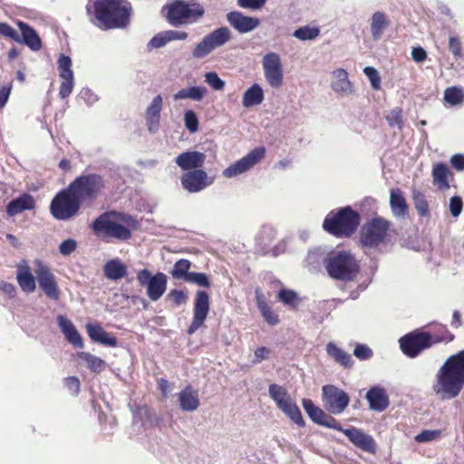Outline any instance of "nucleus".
Masks as SVG:
<instances>
[{
	"instance_id": "35",
	"label": "nucleus",
	"mask_w": 464,
	"mask_h": 464,
	"mask_svg": "<svg viewBox=\"0 0 464 464\" xmlns=\"http://www.w3.org/2000/svg\"><path fill=\"white\" fill-rule=\"evenodd\" d=\"M106 278L110 280H120L127 274V266L118 258L107 261L103 266Z\"/></svg>"
},
{
	"instance_id": "19",
	"label": "nucleus",
	"mask_w": 464,
	"mask_h": 464,
	"mask_svg": "<svg viewBox=\"0 0 464 464\" xmlns=\"http://www.w3.org/2000/svg\"><path fill=\"white\" fill-rule=\"evenodd\" d=\"M214 179L203 169L188 171L181 177L182 187L189 193H197L212 185Z\"/></svg>"
},
{
	"instance_id": "61",
	"label": "nucleus",
	"mask_w": 464,
	"mask_h": 464,
	"mask_svg": "<svg viewBox=\"0 0 464 464\" xmlns=\"http://www.w3.org/2000/svg\"><path fill=\"white\" fill-rule=\"evenodd\" d=\"M266 0H237V5L246 9H260L264 6Z\"/></svg>"
},
{
	"instance_id": "56",
	"label": "nucleus",
	"mask_w": 464,
	"mask_h": 464,
	"mask_svg": "<svg viewBox=\"0 0 464 464\" xmlns=\"http://www.w3.org/2000/svg\"><path fill=\"white\" fill-rule=\"evenodd\" d=\"M78 97L89 106L94 104L98 101L97 95L88 88L82 89Z\"/></svg>"
},
{
	"instance_id": "15",
	"label": "nucleus",
	"mask_w": 464,
	"mask_h": 464,
	"mask_svg": "<svg viewBox=\"0 0 464 464\" xmlns=\"http://www.w3.org/2000/svg\"><path fill=\"white\" fill-rule=\"evenodd\" d=\"M266 154L264 147H256L249 151L246 156L237 160L222 171V175L227 179L237 177L256 166Z\"/></svg>"
},
{
	"instance_id": "11",
	"label": "nucleus",
	"mask_w": 464,
	"mask_h": 464,
	"mask_svg": "<svg viewBox=\"0 0 464 464\" xmlns=\"http://www.w3.org/2000/svg\"><path fill=\"white\" fill-rule=\"evenodd\" d=\"M103 186L101 176L90 174L77 178L69 188L81 202L96 198Z\"/></svg>"
},
{
	"instance_id": "45",
	"label": "nucleus",
	"mask_w": 464,
	"mask_h": 464,
	"mask_svg": "<svg viewBox=\"0 0 464 464\" xmlns=\"http://www.w3.org/2000/svg\"><path fill=\"white\" fill-rule=\"evenodd\" d=\"M62 82L60 86L59 95L62 99L68 97L73 89L74 86V77L73 75L62 76Z\"/></svg>"
},
{
	"instance_id": "51",
	"label": "nucleus",
	"mask_w": 464,
	"mask_h": 464,
	"mask_svg": "<svg viewBox=\"0 0 464 464\" xmlns=\"http://www.w3.org/2000/svg\"><path fill=\"white\" fill-rule=\"evenodd\" d=\"M363 73L368 77L371 82L372 89L379 90L381 88V77L378 71L371 66H367L363 69Z\"/></svg>"
},
{
	"instance_id": "42",
	"label": "nucleus",
	"mask_w": 464,
	"mask_h": 464,
	"mask_svg": "<svg viewBox=\"0 0 464 464\" xmlns=\"http://www.w3.org/2000/svg\"><path fill=\"white\" fill-rule=\"evenodd\" d=\"M191 263L188 259H179L175 264L170 272L173 278L176 279H183L187 281L188 276L191 273L189 272Z\"/></svg>"
},
{
	"instance_id": "25",
	"label": "nucleus",
	"mask_w": 464,
	"mask_h": 464,
	"mask_svg": "<svg viewBox=\"0 0 464 464\" xmlns=\"http://www.w3.org/2000/svg\"><path fill=\"white\" fill-rule=\"evenodd\" d=\"M162 104V97L160 95H157L152 99L146 109L145 120L150 132H155L159 129Z\"/></svg>"
},
{
	"instance_id": "34",
	"label": "nucleus",
	"mask_w": 464,
	"mask_h": 464,
	"mask_svg": "<svg viewBox=\"0 0 464 464\" xmlns=\"http://www.w3.org/2000/svg\"><path fill=\"white\" fill-rule=\"evenodd\" d=\"M264 90L258 83H254L243 93L242 105L244 108L257 106L264 102Z\"/></svg>"
},
{
	"instance_id": "13",
	"label": "nucleus",
	"mask_w": 464,
	"mask_h": 464,
	"mask_svg": "<svg viewBox=\"0 0 464 464\" xmlns=\"http://www.w3.org/2000/svg\"><path fill=\"white\" fill-rule=\"evenodd\" d=\"M265 79L275 89L283 85L284 69L280 55L275 52L266 53L261 61Z\"/></svg>"
},
{
	"instance_id": "21",
	"label": "nucleus",
	"mask_w": 464,
	"mask_h": 464,
	"mask_svg": "<svg viewBox=\"0 0 464 464\" xmlns=\"http://www.w3.org/2000/svg\"><path fill=\"white\" fill-rule=\"evenodd\" d=\"M343 434L355 447L369 453H375L376 443L374 439L371 435L365 433L362 430L351 427L345 429V430H343Z\"/></svg>"
},
{
	"instance_id": "29",
	"label": "nucleus",
	"mask_w": 464,
	"mask_h": 464,
	"mask_svg": "<svg viewBox=\"0 0 464 464\" xmlns=\"http://www.w3.org/2000/svg\"><path fill=\"white\" fill-rule=\"evenodd\" d=\"M366 399L372 411H382L389 405L388 395L385 390L380 386L371 388L366 394Z\"/></svg>"
},
{
	"instance_id": "5",
	"label": "nucleus",
	"mask_w": 464,
	"mask_h": 464,
	"mask_svg": "<svg viewBox=\"0 0 464 464\" xmlns=\"http://www.w3.org/2000/svg\"><path fill=\"white\" fill-rule=\"evenodd\" d=\"M360 223L359 215L350 207L343 208L336 213H329L324 221V228L336 237H349Z\"/></svg>"
},
{
	"instance_id": "30",
	"label": "nucleus",
	"mask_w": 464,
	"mask_h": 464,
	"mask_svg": "<svg viewBox=\"0 0 464 464\" xmlns=\"http://www.w3.org/2000/svg\"><path fill=\"white\" fill-rule=\"evenodd\" d=\"M179 407L184 411H195L199 406L198 392L190 385L178 394Z\"/></svg>"
},
{
	"instance_id": "54",
	"label": "nucleus",
	"mask_w": 464,
	"mask_h": 464,
	"mask_svg": "<svg viewBox=\"0 0 464 464\" xmlns=\"http://www.w3.org/2000/svg\"><path fill=\"white\" fill-rule=\"evenodd\" d=\"M0 34L15 42H21L17 32L6 23H0Z\"/></svg>"
},
{
	"instance_id": "28",
	"label": "nucleus",
	"mask_w": 464,
	"mask_h": 464,
	"mask_svg": "<svg viewBox=\"0 0 464 464\" xmlns=\"http://www.w3.org/2000/svg\"><path fill=\"white\" fill-rule=\"evenodd\" d=\"M35 208V200L33 196L24 193L11 200L6 207V213L10 217L16 216L24 210H32Z\"/></svg>"
},
{
	"instance_id": "47",
	"label": "nucleus",
	"mask_w": 464,
	"mask_h": 464,
	"mask_svg": "<svg viewBox=\"0 0 464 464\" xmlns=\"http://www.w3.org/2000/svg\"><path fill=\"white\" fill-rule=\"evenodd\" d=\"M413 201L419 214L426 216L429 212V206L424 195L420 191H413Z\"/></svg>"
},
{
	"instance_id": "14",
	"label": "nucleus",
	"mask_w": 464,
	"mask_h": 464,
	"mask_svg": "<svg viewBox=\"0 0 464 464\" xmlns=\"http://www.w3.org/2000/svg\"><path fill=\"white\" fill-rule=\"evenodd\" d=\"M34 266L36 279L41 289L50 299L58 300L60 297V290L55 276L50 267L40 259H35Z\"/></svg>"
},
{
	"instance_id": "48",
	"label": "nucleus",
	"mask_w": 464,
	"mask_h": 464,
	"mask_svg": "<svg viewBox=\"0 0 464 464\" xmlns=\"http://www.w3.org/2000/svg\"><path fill=\"white\" fill-rule=\"evenodd\" d=\"M205 82L215 91H221L225 87V82L216 72H206Z\"/></svg>"
},
{
	"instance_id": "57",
	"label": "nucleus",
	"mask_w": 464,
	"mask_h": 464,
	"mask_svg": "<svg viewBox=\"0 0 464 464\" xmlns=\"http://www.w3.org/2000/svg\"><path fill=\"white\" fill-rule=\"evenodd\" d=\"M449 49L455 58H461V43L459 38L450 36L449 39Z\"/></svg>"
},
{
	"instance_id": "23",
	"label": "nucleus",
	"mask_w": 464,
	"mask_h": 464,
	"mask_svg": "<svg viewBox=\"0 0 464 464\" xmlns=\"http://www.w3.org/2000/svg\"><path fill=\"white\" fill-rule=\"evenodd\" d=\"M16 280L23 292L34 293L36 289L35 277L27 261L22 260L16 266Z\"/></svg>"
},
{
	"instance_id": "18",
	"label": "nucleus",
	"mask_w": 464,
	"mask_h": 464,
	"mask_svg": "<svg viewBox=\"0 0 464 464\" xmlns=\"http://www.w3.org/2000/svg\"><path fill=\"white\" fill-rule=\"evenodd\" d=\"M209 296L205 291H198L195 296L193 319L188 326V334H193L204 324L209 312Z\"/></svg>"
},
{
	"instance_id": "6",
	"label": "nucleus",
	"mask_w": 464,
	"mask_h": 464,
	"mask_svg": "<svg viewBox=\"0 0 464 464\" xmlns=\"http://www.w3.org/2000/svg\"><path fill=\"white\" fill-rule=\"evenodd\" d=\"M166 7L168 9L167 19L174 26L195 23L205 13L204 7L196 2L177 0Z\"/></svg>"
},
{
	"instance_id": "9",
	"label": "nucleus",
	"mask_w": 464,
	"mask_h": 464,
	"mask_svg": "<svg viewBox=\"0 0 464 464\" xmlns=\"http://www.w3.org/2000/svg\"><path fill=\"white\" fill-rule=\"evenodd\" d=\"M231 37V31L227 27H219L202 38L193 49L192 56L196 59L205 58L215 49L225 45Z\"/></svg>"
},
{
	"instance_id": "8",
	"label": "nucleus",
	"mask_w": 464,
	"mask_h": 464,
	"mask_svg": "<svg viewBox=\"0 0 464 464\" xmlns=\"http://www.w3.org/2000/svg\"><path fill=\"white\" fill-rule=\"evenodd\" d=\"M268 392L270 397L276 402L277 408L280 409L288 418H290L298 426L302 427L304 425V420L298 406L285 388L273 383L269 385Z\"/></svg>"
},
{
	"instance_id": "33",
	"label": "nucleus",
	"mask_w": 464,
	"mask_h": 464,
	"mask_svg": "<svg viewBox=\"0 0 464 464\" xmlns=\"http://www.w3.org/2000/svg\"><path fill=\"white\" fill-rule=\"evenodd\" d=\"M17 26L23 36L20 43L26 44L33 51H39L42 48V42L35 30L22 21L17 22Z\"/></svg>"
},
{
	"instance_id": "26",
	"label": "nucleus",
	"mask_w": 464,
	"mask_h": 464,
	"mask_svg": "<svg viewBox=\"0 0 464 464\" xmlns=\"http://www.w3.org/2000/svg\"><path fill=\"white\" fill-rule=\"evenodd\" d=\"M390 24L386 14L381 11L374 12L369 20L370 33L372 40L379 41L390 27Z\"/></svg>"
},
{
	"instance_id": "32",
	"label": "nucleus",
	"mask_w": 464,
	"mask_h": 464,
	"mask_svg": "<svg viewBox=\"0 0 464 464\" xmlns=\"http://www.w3.org/2000/svg\"><path fill=\"white\" fill-rule=\"evenodd\" d=\"M390 206L392 214L397 218H404L408 214L409 207L405 197L400 188L391 189Z\"/></svg>"
},
{
	"instance_id": "12",
	"label": "nucleus",
	"mask_w": 464,
	"mask_h": 464,
	"mask_svg": "<svg viewBox=\"0 0 464 464\" xmlns=\"http://www.w3.org/2000/svg\"><path fill=\"white\" fill-rule=\"evenodd\" d=\"M137 279L141 286H146L147 295L151 301H158L166 292L168 278L164 273L152 275L148 269L138 272Z\"/></svg>"
},
{
	"instance_id": "2",
	"label": "nucleus",
	"mask_w": 464,
	"mask_h": 464,
	"mask_svg": "<svg viewBox=\"0 0 464 464\" xmlns=\"http://www.w3.org/2000/svg\"><path fill=\"white\" fill-rule=\"evenodd\" d=\"M131 6L126 0H95L94 23L102 30L123 28L130 22Z\"/></svg>"
},
{
	"instance_id": "63",
	"label": "nucleus",
	"mask_w": 464,
	"mask_h": 464,
	"mask_svg": "<svg viewBox=\"0 0 464 464\" xmlns=\"http://www.w3.org/2000/svg\"><path fill=\"white\" fill-rule=\"evenodd\" d=\"M65 385L68 390L73 394L77 395L80 391V381L77 377L72 376L65 379Z\"/></svg>"
},
{
	"instance_id": "46",
	"label": "nucleus",
	"mask_w": 464,
	"mask_h": 464,
	"mask_svg": "<svg viewBox=\"0 0 464 464\" xmlns=\"http://www.w3.org/2000/svg\"><path fill=\"white\" fill-rule=\"evenodd\" d=\"M169 42L167 31L160 32L154 35L148 44V49H157L165 46Z\"/></svg>"
},
{
	"instance_id": "7",
	"label": "nucleus",
	"mask_w": 464,
	"mask_h": 464,
	"mask_svg": "<svg viewBox=\"0 0 464 464\" xmlns=\"http://www.w3.org/2000/svg\"><path fill=\"white\" fill-rule=\"evenodd\" d=\"M358 269L356 260L346 251L333 253L326 264L329 276L343 281L353 280L358 273Z\"/></svg>"
},
{
	"instance_id": "31",
	"label": "nucleus",
	"mask_w": 464,
	"mask_h": 464,
	"mask_svg": "<svg viewBox=\"0 0 464 464\" xmlns=\"http://www.w3.org/2000/svg\"><path fill=\"white\" fill-rule=\"evenodd\" d=\"M86 330L89 337L93 342L109 347H115L117 345V339L111 334L107 333L100 325L88 324L86 325Z\"/></svg>"
},
{
	"instance_id": "43",
	"label": "nucleus",
	"mask_w": 464,
	"mask_h": 464,
	"mask_svg": "<svg viewBox=\"0 0 464 464\" xmlns=\"http://www.w3.org/2000/svg\"><path fill=\"white\" fill-rule=\"evenodd\" d=\"M388 124L392 128L402 130L404 127L403 111L401 107H394L385 115Z\"/></svg>"
},
{
	"instance_id": "36",
	"label": "nucleus",
	"mask_w": 464,
	"mask_h": 464,
	"mask_svg": "<svg viewBox=\"0 0 464 464\" xmlns=\"http://www.w3.org/2000/svg\"><path fill=\"white\" fill-rule=\"evenodd\" d=\"M450 174L449 168L443 163H438L432 170L433 183L441 190L450 188L448 177Z\"/></svg>"
},
{
	"instance_id": "62",
	"label": "nucleus",
	"mask_w": 464,
	"mask_h": 464,
	"mask_svg": "<svg viewBox=\"0 0 464 464\" xmlns=\"http://www.w3.org/2000/svg\"><path fill=\"white\" fill-rule=\"evenodd\" d=\"M353 354L360 360H366L372 355V352L365 344H357L353 351Z\"/></svg>"
},
{
	"instance_id": "52",
	"label": "nucleus",
	"mask_w": 464,
	"mask_h": 464,
	"mask_svg": "<svg viewBox=\"0 0 464 464\" xmlns=\"http://www.w3.org/2000/svg\"><path fill=\"white\" fill-rule=\"evenodd\" d=\"M184 121L186 128L190 132H196L198 129V120L193 111H187L184 114Z\"/></svg>"
},
{
	"instance_id": "4",
	"label": "nucleus",
	"mask_w": 464,
	"mask_h": 464,
	"mask_svg": "<svg viewBox=\"0 0 464 464\" xmlns=\"http://www.w3.org/2000/svg\"><path fill=\"white\" fill-rule=\"evenodd\" d=\"M453 335L443 325L438 326V333L411 332L400 339V347L404 354L409 357H416L423 350L435 343L450 342Z\"/></svg>"
},
{
	"instance_id": "55",
	"label": "nucleus",
	"mask_w": 464,
	"mask_h": 464,
	"mask_svg": "<svg viewBox=\"0 0 464 464\" xmlns=\"http://www.w3.org/2000/svg\"><path fill=\"white\" fill-rule=\"evenodd\" d=\"M463 208L462 199L459 196H454L450 200V211L454 218L460 215Z\"/></svg>"
},
{
	"instance_id": "58",
	"label": "nucleus",
	"mask_w": 464,
	"mask_h": 464,
	"mask_svg": "<svg viewBox=\"0 0 464 464\" xmlns=\"http://www.w3.org/2000/svg\"><path fill=\"white\" fill-rule=\"evenodd\" d=\"M77 247V242L74 239H66L60 244L59 251L63 256L71 255Z\"/></svg>"
},
{
	"instance_id": "37",
	"label": "nucleus",
	"mask_w": 464,
	"mask_h": 464,
	"mask_svg": "<svg viewBox=\"0 0 464 464\" xmlns=\"http://www.w3.org/2000/svg\"><path fill=\"white\" fill-rule=\"evenodd\" d=\"M326 353L327 354L333 358L336 362L340 363L344 367H351L353 364V360L351 355L339 348L336 344L330 342L326 345Z\"/></svg>"
},
{
	"instance_id": "44",
	"label": "nucleus",
	"mask_w": 464,
	"mask_h": 464,
	"mask_svg": "<svg viewBox=\"0 0 464 464\" xmlns=\"http://www.w3.org/2000/svg\"><path fill=\"white\" fill-rule=\"evenodd\" d=\"M441 431L440 430H425L417 434L414 440L418 443H427L437 440L440 438Z\"/></svg>"
},
{
	"instance_id": "24",
	"label": "nucleus",
	"mask_w": 464,
	"mask_h": 464,
	"mask_svg": "<svg viewBox=\"0 0 464 464\" xmlns=\"http://www.w3.org/2000/svg\"><path fill=\"white\" fill-rule=\"evenodd\" d=\"M206 156L199 151H187L179 154L176 160V164L183 170L199 169L205 162Z\"/></svg>"
},
{
	"instance_id": "41",
	"label": "nucleus",
	"mask_w": 464,
	"mask_h": 464,
	"mask_svg": "<svg viewBox=\"0 0 464 464\" xmlns=\"http://www.w3.org/2000/svg\"><path fill=\"white\" fill-rule=\"evenodd\" d=\"M444 100L451 106L461 105L464 102V91L459 87H450L444 92Z\"/></svg>"
},
{
	"instance_id": "40",
	"label": "nucleus",
	"mask_w": 464,
	"mask_h": 464,
	"mask_svg": "<svg viewBox=\"0 0 464 464\" xmlns=\"http://www.w3.org/2000/svg\"><path fill=\"white\" fill-rule=\"evenodd\" d=\"M320 34L318 26L304 25L297 28L293 33V36L300 41H311L317 38Z\"/></svg>"
},
{
	"instance_id": "49",
	"label": "nucleus",
	"mask_w": 464,
	"mask_h": 464,
	"mask_svg": "<svg viewBox=\"0 0 464 464\" xmlns=\"http://www.w3.org/2000/svg\"><path fill=\"white\" fill-rule=\"evenodd\" d=\"M57 63H58V70L60 72V77L67 76V75H73V72L72 70V63L69 56H66L64 54L60 55Z\"/></svg>"
},
{
	"instance_id": "59",
	"label": "nucleus",
	"mask_w": 464,
	"mask_h": 464,
	"mask_svg": "<svg viewBox=\"0 0 464 464\" xmlns=\"http://www.w3.org/2000/svg\"><path fill=\"white\" fill-rule=\"evenodd\" d=\"M169 298L176 305L185 304L188 300V295L181 290L174 289L168 295Z\"/></svg>"
},
{
	"instance_id": "39",
	"label": "nucleus",
	"mask_w": 464,
	"mask_h": 464,
	"mask_svg": "<svg viewBox=\"0 0 464 464\" xmlns=\"http://www.w3.org/2000/svg\"><path fill=\"white\" fill-rule=\"evenodd\" d=\"M77 356L82 360L88 369L94 372H101L106 367V362L102 359L90 353L80 352Z\"/></svg>"
},
{
	"instance_id": "60",
	"label": "nucleus",
	"mask_w": 464,
	"mask_h": 464,
	"mask_svg": "<svg viewBox=\"0 0 464 464\" xmlns=\"http://www.w3.org/2000/svg\"><path fill=\"white\" fill-rule=\"evenodd\" d=\"M264 319L271 325H276L278 324L279 320H278V316L277 314H276L271 309L270 307L267 305V306H264L262 304L261 306V310H260Z\"/></svg>"
},
{
	"instance_id": "64",
	"label": "nucleus",
	"mask_w": 464,
	"mask_h": 464,
	"mask_svg": "<svg viewBox=\"0 0 464 464\" xmlns=\"http://www.w3.org/2000/svg\"><path fill=\"white\" fill-rule=\"evenodd\" d=\"M451 166L458 171L464 170V155L455 154L450 159Z\"/></svg>"
},
{
	"instance_id": "3",
	"label": "nucleus",
	"mask_w": 464,
	"mask_h": 464,
	"mask_svg": "<svg viewBox=\"0 0 464 464\" xmlns=\"http://www.w3.org/2000/svg\"><path fill=\"white\" fill-rule=\"evenodd\" d=\"M136 226V219L129 215L106 212L93 222L92 229L98 236L125 241L130 238L131 229Z\"/></svg>"
},
{
	"instance_id": "38",
	"label": "nucleus",
	"mask_w": 464,
	"mask_h": 464,
	"mask_svg": "<svg viewBox=\"0 0 464 464\" xmlns=\"http://www.w3.org/2000/svg\"><path fill=\"white\" fill-rule=\"evenodd\" d=\"M207 93V89L204 86H193L179 90L173 95L174 100L191 99L193 101H201Z\"/></svg>"
},
{
	"instance_id": "27",
	"label": "nucleus",
	"mask_w": 464,
	"mask_h": 464,
	"mask_svg": "<svg viewBox=\"0 0 464 464\" xmlns=\"http://www.w3.org/2000/svg\"><path fill=\"white\" fill-rule=\"evenodd\" d=\"M57 322L66 340L75 347L82 348V338L79 332L77 331V329L75 328V326L73 325V324L72 323V321L63 315H59L57 317Z\"/></svg>"
},
{
	"instance_id": "1",
	"label": "nucleus",
	"mask_w": 464,
	"mask_h": 464,
	"mask_svg": "<svg viewBox=\"0 0 464 464\" xmlns=\"http://www.w3.org/2000/svg\"><path fill=\"white\" fill-rule=\"evenodd\" d=\"M464 386V364L457 354L450 356L438 371L433 392L442 400L457 397Z\"/></svg>"
},
{
	"instance_id": "22",
	"label": "nucleus",
	"mask_w": 464,
	"mask_h": 464,
	"mask_svg": "<svg viewBox=\"0 0 464 464\" xmlns=\"http://www.w3.org/2000/svg\"><path fill=\"white\" fill-rule=\"evenodd\" d=\"M229 24L241 34L249 33L260 24V21L256 17L246 16L237 11L230 12L227 14Z\"/></svg>"
},
{
	"instance_id": "10",
	"label": "nucleus",
	"mask_w": 464,
	"mask_h": 464,
	"mask_svg": "<svg viewBox=\"0 0 464 464\" xmlns=\"http://www.w3.org/2000/svg\"><path fill=\"white\" fill-rule=\"evenodd\" d=\"M80 200L69 188L56 195L51 203L52 215L61 220L69 219L79 210Z\"/></svg>"
},
{
	"instance_id": "20",
	"label": "nucleus",
	"mask_w": 464,
	"mask_h": 464,
	"mask_svg": "<svg viewBox=\"0 0 464 464\" xmlns=\"http://www.w3.org/2000/svg\"><path fill=\"white\" fill-rule=\"evenodd\" d=\"M331 89L339 97H350L355 93V87L350 81L347 71L343 68L332 72Z\"/></svg>"
},
{
	"instance_id": "50",
	"label": "nucleus",
	"mask_w": 464,
	"mask_h": 464,
	"mask_svg": "<svg viewBox=\"0 0 464 464\" xmlns=\"http://www.w3.org/2000/svg\"><path fill=\"white\" fill-rule=\"evenodd\" d=\"M186 282L197 285L201 287H209V285H210L208 277L204 273L191 272L188 276Z\"/></svg>"
},
{
	"instance_id": "17",
	"label": "nucleus",
	"mask_w": 464,
	"mask_h": 464,
	"mask_svg": "<svg viewBox=\"0 0 464 464\" xmlns=\"http://www.w3.org/2000/svg\"><path fill=\"white\" fill-rule=\"evenodd\" d=\"M388 228L387 221L382 218H374L363 226L361 231V242L367 246H376L384 240Z\"/></svg>"
},
{
	"instance_id": "53",
	"label": "nucleus",
	"mask_w": 464,
	"mask_h": 464,
	"mask_svg": "<svg viewBox=\"0 0 464 464\" xmlns=\"http://www.w3.org/2000/svg\"><path fill=\"white\" fill-rule=\"evenodd\" d=\"M278 297L281 302L287 305L295 306L298 304L297 295L291 290H281Z\"/></svg>"
},
{
	"instance_id": "16",
	"label": "nucleus",
	"mask_w": 464,
	"mask_h": 464,
	"mask_svg": "<svg viewBox=\"0 0 464 464\" xmlns=\"http://www.w3.org/2000/svg\"><path fill=\"white\" fill-rule=\"evenodd\" d=\"M322 400L324 408L333 414L342 413L349 404L350 398L343 390L334 385L323 387Z\"/></svg>"
}]
</instances>
